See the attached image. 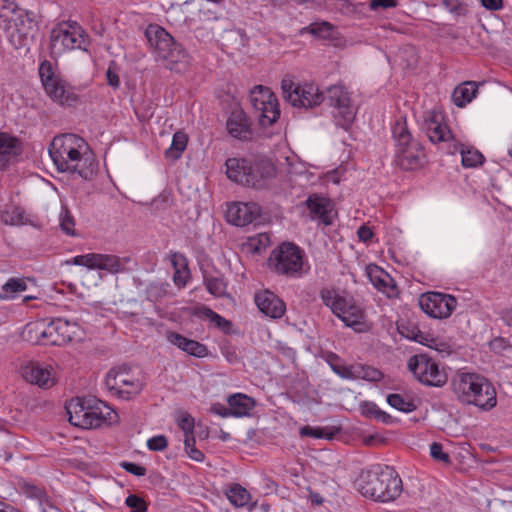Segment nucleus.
<instances>
[{
    "instance_id": "13d9d810",
    "label": "nucleus",
    "mask_w": 512,
    "mask_h": 512,
    "mask_svg": "<svg viewBox=\"0 0 512 512\" xmlns=\"http://www.w3.org/2000/svg\"><path fill=\"white\" fill-rule=\"evenodd\" d=\"M360 412L362 416H389L386 412L380 410L373 402H362L360 404Z\"/></svg>"
},
{
    "instance_id": "3c124183",
    "label": "nucleus",
    "mask_w": 512,
    "mask_h": 512,
    "mask_svg": "<svg viewBox=\"0 0 512 512\" xmlns=\"http://www.w3.org/2000/svg\"><path fill=\"white\" fill-rule=\"evenodd\" d=\"M204 315L206 318H208L212 323H214L218 328L222 329L223 331H228L231 327V322L223 318L218 313L214 312L213 310L206 308Z\"/></svg>"
},
{
    "instance_id": "cd10ccee",
    "label": "nucleus",
    "mask_w": 512,
    "mask_h": 512,
    "mask_svg": "<svg viewBox=\"0 0 512 512\" xmlns=\"http://www.w3.org/2000/svg\"><path fill=\"white\" fill-rule=\"evenodd\" d=\"M21 336L23 340L33 345H50L48 322L45 320H38L26 324Z\"/></svg>"
},
{
    "instance_id": "72a5a7b5",
    "label": "nucleus",
    "mask_w": 512,
    "mask_h": 512,
    "mask_svg": "<svg viewBox=\"0 0 512 512\" xmlns=\"http://www.w3.org/2000/svg\"><path fill=\"white\" fill-rule=\"evenodd\" d=\"M478 86L474 81H467L457 86L452 94L453 102L458 107H464L476 96Z\"/></svg>"
},
{
    "instance_id": "c03bdc74",
    "label": "nucleus",
    "mask_w": 512,
    "mask_h": 512,
    "mask_svg": "<svg viewBox=\"0 0 512 512\" xmlns=\"http://www.w3.org/2000/svg\"><path fill=\"white\" fill-rule=\"evenodd\" d=\"M339 318L346 324V326L354 327L361 324L363 311L355 305H349L345 311H342Z\"/></svg>"
},
{
    "instance_id": "338daca9",
    "label": "nucleus",
    "mask_w": 512,
    "mask_h": 512,
    "mask_svg": "<svg viewBox=\"0 0 512 512\" xmlns=\"http://www.w3.org/2000/svg\"><path fill=\"white\" fill-rule=\"evenodd\" d=\"M26 22L27 27L25 25V21L21 19V17L14 20L15 28L20 35L26 36L28 30L32 29V21L30 19H27Z\"/></svg>"
},
{
    "instance_id": "b1692460",
    "label": "nucleus",
    "mask_w": 512,
    "mask_h": 512,
    "mask_svg": "<svg viewBox=\"0 0 512 512\" xmlns=\"http://www.w3.org/2000/svg\"><path fill=\"white\" fill-rule=\"evenodd\" d=\"M255 303L263 314L273 319L281 318L286 311L285 303L269 290L256 293Z\"/></svg>"
},
{
    "instance_id": "6e6d98bb",
    "label": "nucleus",
    "mask_w": 512,
    "mask_h": 512,
    "mask_svg": "<svg viewBox=\"0 0 512 512\" xmlns=\"http://www.w3.org/2000/svg\"><path fill=\"white\" fill-rule=\"evenodd\" d=\"M2 219L6 224L18 225L22 223L23 213L19 208L13 207L12 211L6 210L2 213Z\"/></svg>"
},
{
    "instance_id": "8fccbe9b",
    "label": "nucleus",
    "mask_w": 512,
    "mask_h": 512,
    "mask_svg": "<svg viewBox=\"0 0 512 512\" xmlns=\"http://www.w3.org/2000/svg\"><path fill=\"white\" fill-rule=\"evenodd\" d=\"M185 451L188 456L197 462L204 460V454L195 447V436L187 435L184 439Z\"/></svg>"
},
{
    "instance_id": "a19ab883",
    "label": "nucleus",
    "mask_w": 512,
    "mask_h": 512,
    "mask_svg": "<svg viewBox=\"0 0 512 512\" xmlns=\"http://www.w3.org/2000/svg\"><path fill=\"white\" fill-rule=\"evenodd\" d=\"M147 298L153 302H159L170 296V284L166 282H153L146 290Z\"/></svg>"
},
{
    "instance_id": "1a4fd4ad",
    "label": "nucleus",
    "mask_w": 512,
    "mask_h": 512,
    "mask_svg": "<svg viewBox=\"0 0 512 512\" xmlns=\"http://www.w3.org/2000/svg\"><path fill=\"white\" fill-rule=\"evenodd\" d=\"M251 103L262 127L273 125L280 116L278 99L269 88L256 86L251 93Z\"/></svg>"
},
{
    "instance_id": "39448f33",
    "label": "nucleus",
    "mask_w": 512,
    "mask_h": 512,
    "mask_svg": "<svg viewBox=\"0 0 512 512\" xmlns=\"http://www.w3.org/2000/svg\"><path fill=\"white\" fill-rule=\"evenodd\" d=\"M145 36L159 58L170 63H178L186 57L182 46L175 43L173 37L159 25H149L145 30Z\"/></svg>"
},
{
    "instance_id": "6ab92c4d",
    "label": "nucleus",
    "mask_w": 512,
    "mask_h": 512,
    "mask_svg": "<svg viewBox=\"0 0 512 512\" xmlns=\"http://www.w3.org/2000/svg\"><path fill=\"white\" fill-rule=\"evenodd\" d=\"M250 171H248L249 181L245 183L247 187L262 189L267 186L268 180L276 174V167L269 159H259L250 162Z\"/></svg>"
},
{
    "instance_id": "5fc2aeb1",
    "label": "nucleus",
    "mask_w": 512,
    "mask_h": 512,
    "mask_svg": "<svg viewBox=\"0 0 512 512\" xmlns=\"http://www.w3.org/2000/svg\"><path fill=\"white\" fill-rule=\"evenodd\" d=\"M430 455L436 461L445 464L451 463L449 454L443 451V446L440 443L434 442L430 445Z\"/></svg>"
},
{
    "instance_id": "ddd939ff",
    "label": "nucleus",
    "mask_w": 512,
    "mask_h": 512,
    "mask_svg": "<svg viewBox=\"0 0 512 512\" xmlns=\"http://www.w3.org/2000/svg\"><path fill=\"white\" fill-rule=\"evenodd\" d=\"M129 261L128 257L120 258L111 254L88 253L75 256L71 263L85 266L88 269L105 270L110 274H118L126 270V265Z\"/></svg>"
},
{
    "instance_id": "f3484780",
    "label": "nucleus",
    "mask_w": 512,
    "mask_h": 512,
    "mask_svg": "<svg viewBox=\"0 0 512 512\" xmlns=\"http://www.w3.org/2000/svg\"><path fill=\"white\" fill-rule=\"evenodd\" d=\"M22 377L29 383L40 388L49 389L54 386L53 368L36 361H29L21 367Z\"/></svg>"
},
{
    "instance_id": "e433bc0d",
    "label": "nucleus",
    "mask_w": 512,
    "mask_h": 512,
    "mask_svg": "<svg viewBox=\"0 0 512 512\" xmlns=\"http://www.w3.org/2000/svg\"><path fill=\"white\" fill-rule=\"evenodd\" d=\"M321 298L324 304L329 306L332 312L338 317H340L342 311H345V309L349 306L343 297L328 289L321 291Z\"/></svg>"
},
{
    "instance_id": "e2e57ef3",
    "label": "nucleus",
    "mask_w": 512,
    "mask_h": 512,
    "mask_svg": "<svg viewBox=\"0 0 512 512\" xmlns=\"http://www.w3.org/2000/svg\"><path fill=\"white\" fill-rule=\"evenodd\" d=\"M442 4L447 8L450 12L456 15L465 14V6L459 0H443Z\"/></svg>"
},
{
    "instance_id": "5701e85b",
    "label": "nucleus",
    "mask_w": 512,
    "mask_h": 512,
    "mask_svg": "<svg viewBox=\"0 0 512 512\" xmlns=\"http://www.w3.org/2000/svg\"><path fill=\"white\" fill-rule=\"evenodd\" d=\"M366 270L367 276L375 288L386 294L388 298L398 296L399 290L396 282L387 272L373 264L368 265Z\"/></svg>"
},
{
    "instance_id": "0e129e2a",
    "label": "nucleus",
    "mask_w": 512,
    "mask_h": 512,
    "mask_svg": "<svg viewBox=\"0 0 512 512\" xmlns=\"http://www.w3.org/2000/svg\"><path fill=\"white\" fill-rule=\"evenodd\" d=\"M195 418H180L178 425L182 429V431L185 433V437L187 435L194 436V429H195Z\"/></svg>"
},
{
    "instance_id": "a18cd8bd",
    "label": "nucleus",
    "mask_w": 512,
    "mask_h": 512,
    "mask_svg": "<svg viewBox=\"0 0 512 512\" xmlns=\"http://www.w3.org/2000/svg\"><path fill=\"white\" fill-rule=\"evenodd\" d=\"M461 156L462 164L464 167H476L481 165L484 161V156L482 153L474 148H469L466 150L462 149Z\"/></svg>"
},
{
    "instance_id": "9b49d317",
    "label": "nucleus",
    "mask_w": 512,
    "mask_h": 512,
    "mask_svg": "<svg viewBox=\"0 0 512 512\" xmlns=\"http://www.w3.org/2000/svg\"><path fill=\"white\" fill-rule=\"evenodd\" d=\"M408 366L414 376L425 385L440 387L447 381L446 373L426 354L411 357Z\"/></svg>"
},
{
    "instance_id": "f257e3e1",
    "label": "nucleus",
    "mask_w": 512,
    "mask_h": 512,
    "mask_svg": "<svg viewBox=\"0 0 512 512\" xmlns=\"http://www.w3.org/2000/svg\"><path fill=\"white\" fill-rule=\"evenodd\" d=\"M356 487L364 497L390 502L400 496L402 480L392 467L378 465L362 471L356 480Z\"/></svg>"
},
{
    "instance_id": "4be33fe9",
    "label": "nucleus",
    "mask_w": 512,
    "mask_h": 512,
    "mask_svg": "<svg viewBox=\"0 0 512 512\" xmlns=\"http://www.w3.org/2000/svg\"><path fill=\"white\" fill-rule=\"evenodd\" d=\"M226 127L228 133L239 140H248L252 135L251 121L240 107L232 109Z\"/></svg>"
},
{
    "instance_id": "473e14b6",
    "label": "nucleus",
    "mask_w": 512,
    "mask_h": 512,
    "mask_svg": "<svg viewBox=\"0 0 512 512\" xmlns=\"http://www.w3.org/2000/svg\"><path fill=\"white\" fill-rule=\"evenodd\" d=\"M341 425H329L324 427L304 426L300 428L301 437H313L316 439L333 440L342 432Z\"/></svg>"
},
{
    "instance_id": "2f4dec72",
    "label": "nucleus",
    "mask_w": 512,
    "mask_h": 512,
    "mask_svg": "<svg viewBox=\"0 0 512 512\" xmlns=\"http://www.w3.org/2000/svg\"><path fill=\"white\" fill-rule=\"evenodd\" d=\"M438 429L451 437H468L472 428L462 418H441Z\"/></svg>"
},
{
    "instance_id": "69168bd1",
    "label": "nucleus",
    "mask_w": 512,
    "mask_h": 512,
    "mask_svg": "<svg viewBox=\"0 0 512 512\" xmlns=\"http://www.w3.org/2000/svg\"><path fill=\"white\" fill-rule=\"evenodd\" d=\"M38 507L41 512H57V507L51 502L47 493L44 491L43 499L37 501Z\"/></svg>"
},
{
    "instance_id": "a878e982",
    "label": "nucleus",
    "mask_w": 512,
    "mask_h": 512,
    "mask_svg": "<svg viewBox=\"0 0 512 512\" xmlns=\"http://www.w3.org/2000/svg\"><path fill=\"white\" fill-rule=\"evenodd\" d=\"M487 380L475 373H463L454 383L455 392L459 395L463 402H468L477 389H483L482 385Z\"/></svg>"
},
{
    "instance_id": "c9c22d12",
    "label": "nucleus",
    "mask_w": 512,
    "mask_h": 512,
    "mask_svg": "<svg viewBox=\"0 0 512 512\" xmlns=\"http://www.w3.org/2000/svg\"><path fill=\"white\" fill-rule=\"evenodd\" d=\"M112 413L118 416L116 410L108 403L95 396H87L86 412L83 416H111Z\"/></svg>"
},
{
    "instance_id": "7ed1b4c3",
    "label": "nucleus",
    "mask_w": 512,
    "mask_h": 512,
    "mask_svg": "<svg viewBox=\"0 0 512 512\" xmlns=\"http://www.w3.org/2000/svg\"><path fill=\"white\" fill-rule=\"evenodd\" d=\"M87 34L76 22H62L54 27L50 34V51L60 56L75 49L86 50Z\"/></svg>"
},
{
    "instance_id": "f8f14e48",
    "label": "nucleus",
    "mask_w": 512,
    "mask_h": 512,
    "mask_svg": "<svg viewBox=\"0 0 512 512\" xmlns=\"http://www.w3.org/2000/svg\"><path fill=\"white\" fill-rule=\"evenodd\" d=\"M327 362L331 369L344 379H362L370 382H378L383 379V373L380 370L360 363L345 365L334 353L328 354Z\"/></svg>"
},
{
    "instance_id": "2eb2a0df",
    "label": "nucleus",
    "mask_w": 512,
    "mask_h": 512,
    "mask_svg": "<svg viewBox=\"0 0 512 512\" xmlns=\"http://www.w3.org/2000/svg\"><path fill=\"white\" fill-rule=\"evenodd\" d=\"M261 217V207L255 202H238L228 206L227 221L235 226L243 227L257 222Z\"/></svg>"
},
{
    "instance_id": "9d476101",
    "label": "nucleus",
    "mask_w": 512,
    "mask_h": 512,
    "mask_svg": "<svg viewBox=\"0 0 512 512\" xmlns=\"http://www.w3.org/2000/svg\"><path fill=\"white\" fill-rule=\"evenodd\" d=\"M324 101L334 108L333 115L337 125L348 129L355 118V109L351 105L348 91L342 86L333 85L327 89Z\"/></svg>"
},
{
    "instance_id": "6e6552de",
    "label": "nucleus",
    "mask_w": 512,
    "mask_h": 512,
    "mask_svg": "<svg viewBox=\"0 0 512 512\" xmlns=\"http://www.w3.org/2000/svg\"><path fill=\"white\" fill-rule=\"evenodd\" d=\"M39 76L46 93L61 105L71 106L77 101V95L66 82L56 76L52 64L45 60L40 64Z\"/></svg>"
},
{
    "instance_id": "58836bf2",
    "label": "nucleus",
    "mask_w": 512,
    "mask_h": 512,
    "mask_svg": "<svg viewBox=\"0 0 512 512\" xmlns=\"http://www.w3.org/2000/svg\"><path fill=\"white\" fill-rule=\"evenodd\" d=\"M387 403L391 407L404 413L413 412L417 407L414 399L397 393L389 394L387 396Z\"/></svg>"
},
{
    "instance_id": "393cba45",
    "label": "nucleus",
    "mask_w": 512,
    "mask_h": 512,
    "mask_svg": "<svg viewBox=\"0 0 512 512\" xmlns=\"http://www.w3.org/2000/svg\"><path fill=\"white\" fill-rule=\"evenodd\" d=\"M166 338L169 343H171L172 345L176 346L177 348L191 356L204 358L209 353L206 345L196 340L186 338L180 333L168 331L166 334Z\"/></svg>"
},
{
    "instance_id": "412c9836",
    "label": "nucleus",
    "mask_w": 512,
    "mask_h": 512,
    "mask_svg": "<svg viewBox=\"0 0 512 512\" xmlns=\"http://www.w3.org/2000/svg\"><path fill=\"white\" fill-rule=\"evenodd\" d=\"M304 204L309 210L312 220H318L324 226L333 223V205L328 198L319 194H311Z\"/></svg>"
},
{
    "instance_id": "c756f323",
    "label": "nucleus",
    "mask_w": 512,
    "mask_h": 512,
    "mask_svg": "<svg viewBox=\"0 0 512 512\" xmlns=\"http://www.w3.org/2000/svg\"><path fill=\"white\" fill-rule=\"evenodd\" d=\"M250 162L244 158H229L226 160V174L227 177L235 183L245 186L249 181L248 171H250Z\"/></svg>"
},
{
    "instance_id": "20e7f679",
    "label": "nucleus",
    "mask_w": 512,
    "mask_h": 512,
    "mask_svg": "<svg viewBox=\"0 0 512 512\" xmlns=\"http://www.w3.org/2000/svg\"><path fill=\"white\" fill-rule=\"evenodd\" d=\"M268 265L277 274L295 277L302 270V250L292 242H283L272 250L268 258Z\"/></svg>"
},
{
    "instance_id": "37998d69",
    "label": "nucleus",
    "mask_w": 512,
    "mask_h": 512,
    "mask_svg": "<svg viewBox=\"0 0 512 512\" xmlns=\"http://www.w3.org/2000/svg\"><path fill=\"white\" fill-rule=\"evenodd\" d=\"M227 497L229 501L236 507H242L246 505L251 498L250 493L239 484H235L229 489L227 492Z\"/></svg>"
},
{
    "instance_id": "de8ad7c7",
    "label": "nucleus",
    "mask_w": 512,
    "mask_h": 512,
    "mask_svg": "<svg viewBox=\"0 0 512 512\" xmlns=\"http://www.w3.org/2000/svg\"><path fill=\"white\" fill-rule=\"evenodd\" d=\"M205 285L208 292L216 297H222L226 294V283L219 277L205 278Z\"/></svg>"
},
{
    "instance_id": "bf43d9fd",
    "label": "nucleus",
    "mask_w": 512,
    "mask_h": 512,
    "mask_svg": "<svg viewBox=\"0 0 512 512\" xmlns=\"http://www.w3.org/2000/svg\"><path fill=\"white\" fill-rule=\"evenodd\" d=\"M167 446L168 441L164 435L154 436L147 441V447L151 451H163Z\"/></svg>"
},
{
    "instance_id": "0eeeda50",
    "label": "nucleus",
    "mask_w": 512,
    "mask_h": 512,
    "mask_svg": "<svg viewBox=\"0 0 512 512\" xmlns=\"http://www.w3.org/2000/svg\"><path fill=\"white\" fill-rule=\"evenodd\" d=\"M106 385L115 396L129 400L142 390V383L127 365L111 369L106 376Z\"/></svg>"
},
{
    "instance_id": "864d4df0",
    "label": "nucleus",
    "mask_w": 512,
    "mask_h": 512,
    "mask_svg": "<svg viewBox=\"0 0 512 512\" xmlns=\"http://www.w3.org/2000/svg\"><path fill=\"white\" fill-rule=\"evenodd\" d=\"M27 289V284L23 278H10L4 285L3 290L6 293H17Z\"/></svg>"
},
{
    "instance_id": "4468645a",
    "label": "nucleus",
    "mask_w": 512,
    "mask_h": 512,
    "mask_svg": "<svg viewBox=\"0 0 512 512\" xmlns=\"http://www.w3.org/2000/svg\"><path fill=\"white\" fill-rule=\"evenodd\" d=\"M419 306L432 318L446 319L457 306V299L450 294L426 292L419 297Z\"/></svg>"
},
{
    "instance_id": "680f3d73",
    "label": "nucleus",
    "mask_w": 512,
    "mask_h": 512,
    "mask_svg": "<svg viewBox=\"0 0 512 512\" xmlns=\"http://www.w3.org/2000/svg\"><path fill=\"white\" fill-rule=\"evenodd\" d=\"M120 466L128 473L133 474L135 476H144L146 474V468L140 466L133 462L123 461L120 463Z\"/></svg>"
},
{
    "instance_id": "bb28decb",
    "label": "nucleus",
    "mask_w": 512,
    "mask_h": 512,
    "mask_svg": "<svg viewBox=\"0 0 512 512\" xmlns=\"http://www.w3.org/2000/svg\"><path fill=\"white\" fill-rule=\"evenodd\" d=\"M425 130L428 138L433 143L447 141L451 138V132L447 125L443 124V115L431 111L425 119Z\"/></svg>"
},
{
    "instance_id": "f03ea898",
    "label": "nucleus",
    "mask_w": 512,
    "mask_h": 512,
    "mask_svg": "<svg viewBox=\"0 0 512 512\" xmlns=\"http://www.w3.org/2000/svg\"><path fill=\"white\" fill-rule=\"evenodd\" d=\"M392 133L396 142L395 164L405 171L421 168L426 161L424 147L412 137L405 117L395 122Z\"/></svg>"
},
{
    "instance_id": "79ce46f5",
    "label": "nucleus",
    "mask_w": 512,
    "mask_h": 512,
    "mask_svg": "<svg viewBox=\"0 0 512 512\" xmlns=\"http://www.w3.org/2000/svg\"><path fill=\"white\" fill-rule=\"evenodd\" d=\"M309 32L319 39H332L334 34V27L328 22L312 23L302 29V32Z\"/></svg>"
},
{
    "instance_id": "aec40b11",
    "label": "nucleus",
    "mask_w": 512,
    "mask_h": 512,
    "mask_svg": "<svg viewBox=\"0 0 512 512\" xmlns=\"http://www.w3.org/2000/svg\"><path fill=\"white\" fill-rule=\"evenodd\" d=\"M84 140L74 134H63L53 139L50 148L49 155L51 156L54 164L57 168H69L67 162L64 161V156L68 155V152H72V147L75 144H83Z\"/></svg>"
},
{
    "instance_id": "09e8293b",
    "label": "nucleus",
    "mask_w": 512,
    "mask_h": 512,
    "mask_svg": "<svg viewBox=\"0 0 512 512\" xmlns=\"http://www.w3.org/2000/svg\"><path fill=\"white\" fill-rule=\"evenodd\" d=\"M74 226H75V221H74V218L71 215L70 211L66 207L63 208V210L60 214L61 230L69 236H74L75 235Z\"/></svg>"
},
{
    "instance_id": "052dcab7",
    "label": "nucleus",
    "mask_w": 512,
    "mask_h": 512,
    "mask_svg": "<svg viewBox=\"0 0 512 512\" xmlns=\"http://www.w3.org/2000/svg\"><path fill=\"white\" fill-rule=\"evenodd\" d=\"M190 278V270L188 267L182 269H176L173 274V282L179 287L183 288Z\"/></svg>"
},
{
    "instance_id": "ea45409f",
    "label": "nucleus",
    "mask_w": 512,
    "mask_h": 512,
    "mask_svg": "<svg viewBox=\"0 0 512 512\" xmlns=\"http://www.w3.org/2000/svg\"><path fill=\"white\" fill-rule=\"evenodd\" d=\"M67 421L71 426L83 430L98 429L103 426H113L117 423V421L107 423L106 418H67Z\"/></svg>"
},
{
    "instance_id": "49530a36",
    "label": "nucleus",
    "mask_w": 512,
    "mask_h": 512,
    "mask_svg": "<svg viewBox=\"0 0 512 512\" xmlns=\"http://www.w3.org/2000/svg\"><path fill=\"white\" fill-rule=\"evenodd\" d=\"M87 396L73 397L65 403V410L67 416L78 415L86 412Z\"/></svg>"
},
{
    "instance_id": "774afa93",
    "label": "nucleus",
    "mask_w": 512,
    "mask_h": 512,
    "mask_svg": "<svg viewBox=\"0 0 512 512\" xmlns=\"http://www.w3.org/2000/svg\"><path fill=\"white\" fill-rule=\"evenodd\" d=\"M171 263H172V266L174 267V270L188 267L186 257L184 255H182L180 253H176V252L172 254Z\"/></svg>"
},
{
    "instance_id": "a211bd4d",
    "label": "nucleus",
    "mask_w": 512,
    "mask_h": 512,
    "mask_svg": "<svg viewBox=\"0 0 512 512\" xmlns=\"http://www.w3.org/2000/svg\"><path fill=\"white\" fill-rule=\"evenodd\" d=\"M83 144H75L72 147V152H68L67 156H64V161L67 162L69 168H57L60 172H69L71 174H77L84 179H88L93 174V161L88 157H84L81 148Z\"/></svg>"
},
{
    "instance_id": "c85d7f7f",
    "label": "nucleus",
    "mask_w": 512,
    "mask_h": 512,
    "mask_svg": "<svg viewBox=\"0 0 512 512\" xmlns=\"http://www.w3.org/2000/svg\"><path fill=\"white\" fill-rule=\"evenodd\" d=\"M483 389H477L476 392L468 398V404L477 406L481 411H488L496 406V390L488 381L483 383Z\"/></svg>"
},
{
    "instance_id": "7c9ffc66",
    "label": "nucleus",
    "mask_w": 512,
    "mask_h": 512,
    "mask_svg": "<svg viewBox=\"0 0 512 512\" xmlns=\"http://www.w3.org/2000/svg\"><path fill=\"white\" fill-rule=\"evenodd\" d=\"M227 402L231 416H250L256 406L255 399L243 393L230 395Z\"/></svg>"
},
{
    "instance_id": "f704fd0d",
    "label": "nucleus",
    "mask_w": 512,
    "mask_h": 512,
    "mask_svg": "<svg viewBox=\"0 0 512 512\" xmlns=\"http://www.w3.org/2000/svg\"><path fill=\"white\" fill-rule=\"evenodd\" d=\"M18 153V140L6 133H0V168H4Z\"/></svg>"
},
{
    "instance_id": "423d86ee",
    "label": "nucleus",
    "mask_w": 512,
    "mask_h": 512,
    "mask_svg": "<svg viewBox=\"0 0 512 512\" xmlns=\"http://www.w3.org/2000/svg\"><path fill=\"white\" fill-rule=\"evenodd\" d=\"M283 97L292 106L299 108H313L324 102V95L314 83L296 84L285 78L281 82Z\"/></svg>"
},
{
    "instance_id": "4d7b16f0",
    "label": "nucleus",
    "mask_w": 512,
    "mask_h": 512,
    "mask_svg": "<svg viewBox=\"0 0 512 512\" xmlns=\"http://www.w3.org/2000/svg\"><path fill=\"white\" fill-rule=\"evenodd\" d=\"M21 490L24 495H26L30 499L35 500L36 502L39 499H43L44 497V490L31 483H23L21 486Z\"/></svg>"
},
{
    "instance_id": "4c0bfd02",
    "label": "nucleus",
    "mask_w": 512,
    "mask_h": 512,
    "mask_svg": "<svg viewBox=\"0 0 512 512\" xmlns=\"http://www.w3.org/2000/svg\"><path fill=\"white\" fill-rule=\"evenodd\" d=\"M187 143L188 136L182 131H177L173 135L170 147L165 151L166 157L173 160L179 159L186 149Z\"/></svg>"
},
{
    "instance_id": "dca6fc26",
    "label": "nucleus",
    "mask_w": 512,
    "mask_h": 512,
    "mask_svg": "<svg viewBox=\"0 0 512 512\" xmlns=\"http://www.w3.org/2000/svg\"><path fill=\"white\" fill-rule=\"evenodd\" d=\"M50 345L61 346L81 337V328L75 322L65 319H55L48 322Z\"/></svg>"
},
{
    "instance_id": "603ef678",
    "label": "nucleus",
    "mask_w": 512,
    "mask_h": 512,
    "mask_svg": "<svg viewBox=\"0 0 512 512\" xmlns=\"http://www.w3.org/2000/svg\"><path fill=\"white\" fill-rule=\"evenodd\" d=\"M125 504L130 508L131 512L147 511V503L145 500L135 494L129 495L125 500Z\"/></svg>"
}]
</instances>
